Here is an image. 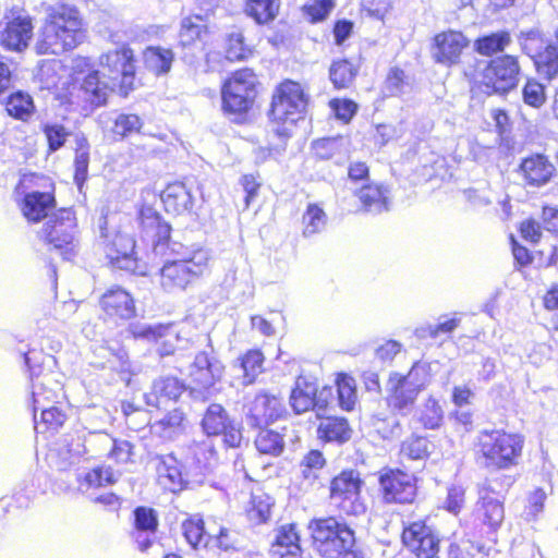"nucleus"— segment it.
<instances>
[{
	"label": "nucleus",
	"instance_id": "1",
	"mask_svg": "<svg viewBox=\"0 0 558 558\" xmlns=\"http://www.w3.org/2000/svg\"><path fill=\"white\" fill-rule=\"evenodd\" d=\"M310 96L299 82L284 80L272 93L268 117L271 133L279 140L278 144L269 145L267 156L281 155L286 150L287 141L292 136V128L305 118Z\"/></svg>",
	"mask_w": 558,
	"mask_h": 558
},
{
	"label": "nucleus",
	"instance_id": "2",
	"mask_svg": "<svg viewBox=\"0 0 558 558\" xmlns=\"http://www.w3.org/2000/svg\"><path fill=\"white\" fill-rule=\"evenodd\" d=\"M306 531L313 549L323 558H364L355 530L340 515L314 517Z\"/></svg>",
	"mask_w": 558,
	"mask_h": 558
},
{
	"label": "nucleus",
	"instance_id": "3",
	"mask_svg": "<svg viewBox=\"0 0 558 558\" xmlns=\"http://www.w3.org/2000/svg\"><path fill=\"white\" fill-rule=\"evenodd\" d=\"M84 38L80 11L75 7L59 4L47 13L35 50L40 56L61 54L77 47Z\"/></svg>",
	"mask_w": 558,
	"mask_h": 558
},
{
	"label": "nucleus",
	"instance_id": "4",
	"mask_svg": "<svg viewBox=\"0 0 558 558\" xmlns=\"http://www.w3.org/2000/svg\"><path fill=\"white\" fill-rule=\"evenodd\" d=\"M170 251L178 255V258L165 262L159 269L160 286L166 292L182 291L205 272L209 254L196 244L186 246L174 243Z\"/></svg>",
	"mask_w": 558,
	"mask_h": 558
},
{
	"label": "nucleus",
	"instance_id": "5",
	"mask_svg": "<svg viewBox=\"0 0 558 558\" xmlns=\"http://www.w3.org/2000/svg\"><path fill=\"white\" fill-rule=\"evenodd\" d=\"M523 444V436L504 429H483L477 437L478 453L487 469L505 470L515 465Z\"/></svg>",
	"mask_w": 558,
	"mask_h": 558
},
{
	"label": "nucleus",
	"instance_id": "6",
	"mask_svg": "<svg viewBox=\"0 0 558 558\" xmlns=\"http://www.w3.org/2000/svg\"><path fill=\"white\" fill-rule=\"evenodd\" d=\"M481 89L492 96H507L517 89L521 66L518 57L504 53L477 64Z\"/></svg>",
	"mask_w": 558,
	"mask_h": 558
},
{
	"label": "nucleus",
	"instance_id": "7",
	"mask_svg": "<svg viewBox=\"0 0 558 558\" xmlns=\"http://www.w3.org/2000/svg\"><path fill=\"white\" fill-rule=\"evenodd\" d=\"M96 229L98 239L104 245L106 257L113 268L129 271L131 274L143 275L138 269V259L136 257V242L134 238L120 230H111L108 225V215L105 209L101 210L97 219Z\"/></svg>",
	"mask_w": 558,
	"mask_h": 558
},
{
	"label": "nucleus",
	"instance_id": "8",
	"mask_svg": "<svg viewBox=\"0 0 558 558\" xmlns=\"http://www.w3.org/2000/svg\"><path fill=\"white\" fill-rule=\"evenodd\" d=\"M258 80L252 69L233 72L221 86V108L226 116H244L257 96Z\"/></svg>",
	"mask_w": 558,
	"mask_h": 558
},
{
	"label": "nucleus",
	"instance_id": "9",
	"mask_svg": "<svg viewBox=\"0 0 558 558\" xmlns=\"http://www.w3.org/2000/svg\"><path fill=\"white\" fill-rule=\"evenodd\" d=\"M333 399V389L331 386H323L318 389L317 380L310 375H299L291 389L289 402L296 414L306 411H314L318 417L328 409Z\"/></svg>",
	"mask_w": 558,
	"mask_h": 558
},
{
	"label": "nucleus",
	"instance_id": "10",
	"mask_svg": "<svg viewBox=\"0 0 558 558\" xmlns=\"http://www.w3.org/2000/svg\"><path fill=\"white\" fill-rule=\"evenodd\" d=\"M364 481L355 469L342 470L330 482V499L347 515L357 517L366 511L361 492Z\"/></svg>",
	"mask_w": 558,
	"mask_h": 558
},
{
	"label": "nucleus",
	"instance_id": "11",
	"mask_svg": "<svg viewBox=\"0 0 558 558\" xmlns=\"http://www.w3.org/2000/svg\"><path fill=\"white\" fill-rule=\"evenodd\" d=\"M242 412L250 428L268 427L286 413V407L278 395L260 389L245 396Z\"/></svg>",
	"mask_w": 558,
	"mask_h": 558
},
{
	"label": "nucleus",
	"instance_id": "12",
	"mask_svg": "<svg viewBox=\"0 0 558 558\" xmlns=\"http://www.w3.org/2000/svg\"><path fill=\"white\" fill-rule=\"evenodd\" d=\"M201 427L208 437L221 436L226 448H240L244 441L242 422L232 417L219 403H210L206 408Z\"/></svg>",
	"mask_w": 558,
	"mask_h": 558
},
{
	"label": "nucleus",
	"instance_id": "13",
	"mask_svg": "<svg viewBox=\"0 0 558 558\" xmlns=\"http://www.w3.org/2000/svg\"><path fill=\"white\" fill-rule=\"evenodd\" d=\"M99 71L104 77L112 82V87L119 85L125 92L134 88L136 74L135 57L128 45L102 53L99 60Z\"/></svg>",
	"mask_w": 558,
	"mask_h": 558
},
{
	"label": "nucleus",
	"instance_id": "14",
	"mask_svg": "<svg viewBox=\"0 0 558 558\" xmlns=\"http://www.w3.org/2000/svg\"><path fill=\"white\" fill-rule=\"evenodd\" d=\"M225 366L217 356L210 352H198L189 367V377L199 388H190L192 399L205 401L210 389L222 378Z\"/></svg>",
	"mask_w": 558,
	"mask_h": 558
},
{
	"label": "nucleus",
	"instance_id": "15",
	"mask_svg": "<svg viewBox=\"0 0 558 558\" xmlns=\"http://www.w3.org/2000/svg\"><path fill=\"white\" fill-rule=\"evenodd\" d=\"M216 449L209 442H195L178 454L179 472L186 480L190 488L204 483L211 470V461L216 458Z\"/></svg>",
	"mask_w": 558,
	"mask_h": 558
},
{
	"label": "nucleus",
	"instance_id": "16",
	"mask_svg": "<svg viewBox=\"0 0 558 558\" xmlns=\"http://www.w3.org/2000/svg\"><path fill=\"white\" fill-rule=\"evenodd\" d=\"M76 229L75 214L71 208H60L51 215L43 227L45 241L60 251L63 259H71Z\"/></svg>",
	"mask_w": 558,
	"mask_h": 558
},
{
	"label": "nucleus",
	"instance_id": "17",
	"mask_svg": "<svg viewBox=\"0 0 558 558\" xmlns=\"http://www.w3.org/2000/svg\"><path fill=\"white\" fill-rule=\"evenodd\" d=\"M401 538L403 545L416 558H438L439 532L426 520H417L404 525Z\"/></svg>",
	"mask_w": 558,
	"mask_h": 558
},
{
	"label": "nucleus",
	"instance_id": "18",
	"mask_svg": "<svg viewBox=\"0 0 558 558\" xmlns=\"http://www.w3.org/2000/svg\"><path fill=\"white\" fill-rule=\"evenodd\" d=\"M33 19L27 13H19L12 17L4 16L0 21V47L10 52L22 53L33 37Z\"/></svg>",
	"mask_w": 558,
	"mask_h": 558
},
{
	"label": "nucleus",
	"instance_id": "19",
	"mask_svg": "<svg viewBox=\"0 0 558 558\" xmlns=\"http://www.w3.org/2000/svg\"><path fill=\"white\" fill-rule=\"evenodd\" d=\"M197 195H202L201 186L195 179H185L167 184L160 194L165 210L174 216L193 214Z\"/></svg>",
	"mask_w": 558,
	"mask_h": 558
},
{
	"label": "nucleus",
	"instance_id": "20",
	"mask_svg": "<svg viewBox=\"0 0 558 558\" xmlns=\"http://www.w3.org/2000/svg\"><path fill=\"white\" fill-rule=\"evenodd\" d=\"M387 504H412L417 495L416 478L401 470H390L379 477Z\"/></svg>",
	"mask_w": 558,
	"mask_h": 558
},
{
	"label": "nucleus",
	"instance_id": "21",
	"mask_svg": "<svg viewBox=\"0 0 558 558\" xmlns=\"http://www.w3.org/2000/svg\"><path fill=\"white\" fill-rule=\"evenodd\" d=\"M138 221L142 232L151 240L156 252H161L163 247L171 250V245L177 243L171 241V225L153 206L143 205L140 208Z\"/></svg>",
	"mask_w": 558,
	"mask_h": 558
},
{
	"label": "nucleus",
	"instance_id": "22",
	"mask_svg": "<svg viewBox=\"0 0 558 558\" xmlns=\"http://www.w3.org/2000/svg\"><path fill=\"white\" fill-rule=\"evenodd\" d=\"M99 306L116 323L126 322L137 316L135 299L121 286H112L107 289L99 299Z\"/></svg>",
	"mask_w": 558,
	"mask_h": 558
},
{
	"label": "nucleus",
	"instance_id": "23",
	"mask_svg": "<svg viewBox=\"0 0 558 558\" xmlns=\"http://www.w3.org/2000/svg\"><path fill=\"white\" fill-rule=\"evenodd\" d=\"M557 169L549 158L542 153H534L521 159L518 173L525 185L542 187L548 184L556 175Z\"/></svg>",
	"mask_w": 558,
	"mask_h": 558
},
{
	"label": "nucleus",
	"instance_id": "24",
	"mask_svg": "<svg viewBox=\"0 0 558 558\" xmlns=\"http://www.w3.org/2000/svg\"><path fill=\"white\" fill-rule=\"evenodd\" d=\"M470 41L462 32L448 31L437 34L434 37L433 58L436 63L444 65L457 64L461 53L469 46Z\"/></svg>",
	"mask_w": 558,
	"mask_h": 558
},
{
	"label": "nucleus",
	"instance_id": "25",
	"mask_svg": "<svg viewBox=\"0 0 558 558\" xmlns=\"http://www.w3.org/2000/svg\"><path fill=\"white\" fill-rule=\"evenodd\" d=\"M45 390H37V384H34L32 390V411L35 429L37 433H44L48 429L58 430L65 422L66 414L56 405H46Z\"/></svg>",
	"mask_w": 558,
	"mask_h": 558
},
{
	"label": "nucleus",
	"instance_id": "26",
	"mask_svg": "<svg viewBox=\"0 0 558 558\" xmlns=\"http://www.w3.org/2000/svg\"><path fill=\"white\" fill-rule=\"evenodd\" d=\"M187 387L174 376H161L153 381L151 390L144 395L145 403L157 409H167L170 402H178Z\"/></svg>",
	"mask_w": 558,
	"mask_h": 558
},
{
	"label": "nucleus",
	"instance_id": "27",
	"mask_svg": "<svg viewBox=\"0 0 558 558\" xmlns=\"http://www.w3.org/2000/svg\"><path fill=\"white\" fill-rule=\"evenodd\" d=\"M54 184L50 183V190L31 191L21 199V210L28 222L37 223L48 217L56 207Z\"/></svg>",
	"mask_w": 558,
	"mask_h": 558
},
{
	"label": "nucleus",
	"instance_id": "28",
	"mask_svg": "<svg viewBox=\"0 0 558 558\" xmlns=\"http://www.w3.org/2000/svg\"><path fill=\"white\" fill-rule=\"evenodd\" d=\"M418 392L404 384L399 378H395V374H390L387 384V405L398 415L408 416L412 413Z\"/></svg>",
	"mask_w": 558,
	"mask_h": 558
},
{
	"label": "nucleus",
	"instance_id": "29",
	"mask_svg": "<svg viewBox=\"0 0 558 558\" xmlns=\"http://www.w3.org/2000/svg\"><path fill=\"white\" fill-rule=\"evenodd\" d=\"M518 41L524 54L529 56L536 68L539 75L549 80V69L543 63V57L547 53L548 39L538 28L521 31Z\"/></svg>",
	"mask_w": 558,
	"mask_h": 558
},
{
	"label": "nucleus",
	"instance_id": "30",
	"mask_svg": "<svg viewBox=\"0 0 558 558\" xmlns=\"http://www.w3.org/2000/svg\"><path fill=\"white\" fill-rule=\"evenodd\" d=\"M354 195L363 213L376 216L390 209L389 189L384 184L364 183L354 191Z\"/></svg>",
	"mask_w": 558,
	"mask_h": 558
},
{
	"label": "nucleus",
	"instance_id": "31",
	"mask_svg": "<svg viewBox=\"0 0 558 558\" xmlns=\"http://www.w3.org/2000/svg\"><path fill=\"white\" fill-rule=\"evenodd\" d=\"M272 547L284 548L280 553L281 558H313L311 553L301 546V535L296 530V523L282 524L275 530Z\"/></svg>",
	"mask_w": 558,
	"mask_h": 558
},
{
	"label": "nucleus",
	"instance_id": "32",
	"mask_svg": "<svg viewBox=\"0 0 558 558\" xmlns=\"http://www.w3.org/2000/svg\"><path fill=\"white\" fill-rule=\"evenodd\" d=\"M143 126L144 120L138 114L113 111L109 114L105 129L118 142L140 134Z\"/></svg>",
	"mask_w": 558,
	"mask_h": 558
},
{
	"label": "nucleus",
	"instance_id": "33",
	"mask_svg": "<svg viewBox=\"0 0 558 558\" xmlns=\"http://www.w3.org/2000/svg\"><path fill=\"white\" fill-rule=\"evenodd\" d=\"M175 54L171 48L149 45L142 52V62L146 71L157 77L167 75L174 62Z\"/></svg>",
	"mask_w": 558,
	"mask_h": 558
},
{
	"label": "nucleus",
	"instance_id": "34",
	"mask_svg": "<svg viewBox=\"0 0 558 558\" xmlns=\"http://www.w3.org/2000/svg\"><path fill=\"white\" fill-rule=\"evenodd\" d=\"M24 364L32 381V390L34 384H37V390H44V381L40 377H45L52 372L56 366V357L51 354H45L43 351L31 349L23 354Z\"/></svg>",
	"mask_w": 558,
	"mask_h": 558
},
{
	"label": "nucleus",
	"instance_id": "35",
	"mask_svg": "<svg viewBox=\"0 0 558 558\" xmlns=\"http://www.w3.org/2000/svg\"><path fill=\"white\" fill-rule=\"evenodd\" d=\"M511 43L510 32L504 28L480 35L473 41V50L480 56L494 58L499 53L504 54Z\"/></svg>",
	"mask_w": 558,
	"mask_h": 558
},
{
	"label": "nucleus",
	"instance_id": "36",
	"mask_svg": "<svg viewBox=\"0 0 558 558\" xmlns=\"http://www.w3.org/2000/svg\"><path fill=\"white\" fill-rule=\"evenodd\" d=\"M99 70H93L85 75L81 84L82 98L84 101L88 102L92 108L106 105L108 90L112 88L109 86L108 82L101 80Z\"/></svg>",
	"mask_w": 558,
	"mask_h": 558
},
{
	"label": "nucleus",
	"instance_id": "37",
	"mask_svg": "<svg viewBox=\"0 0 558 558\" xmlns=\"http://www.w3.org/2000/svg\"><path fill=\"white\" fill-rule=\"evenodd\" d=\"M180 465L178 464V454L174 452L160 456L159 462L157 466V471L159 473V477L167 487L172 493H180L184 489H189L190 486L186 483V480L182 477V473L179 472Z\"/></svg>",
	"mask_w": 558,
	"mask_h": 558
},
{
	"label": "nucleus",
	"instance_id": "38",
	"mask_svg": "<svg viewBox=\"0 0 558 558\" xmlns=\"http://www.w3.org/2000/svg\"><path fill=\"white\" fill-rule=\"evenodd\" d=\"M317 435L324 442L343 445L352 437V428L345 417L328 416L317 426Z\"/></svg>",
	"mask_w": 558,
	"mask_h": 558
},
{
	"label": "nucleus",
	"instance_id": "39",
	"mask_svg": "<svg viewBox=\"0 0 558 558\" xmlns=\"http://www.w3.org/2000/svg\"><path fill=\"white\" fill-rule=\"evenodd\" d=\"M505 499L480 494L477 501L481 520L490 532L496 533L505 520Z\"/></svg>",
	"mask_w": 558,
	"mask_h": 558
},
{
	"label": "nucleus",
	"instance_id": "40",
	"mask_svg": "<svg viewBox=\"0 0 558 558\" xmlns=\"http://www.w3.org/2000/svg\"><path fill=\"white\" fill-rule=\"evenodd\" d=\"M4 109L14 120L27 122L36 112L33 97L24 90H15L9 94L4 100Z\"/></svg>",
	"mask_w": 558,
	"mask_h": 558
},
{
	"label": "nucleus",
	"instance_id": "41",
	"mask_svg": "<svg viewBox=\"0 0 558 558\" xmlns=\"http://www.w3.org/2000/svg\"><path fill=\"white\" fill-rule=\"evenodd\" d=\"M181 531L185 542L192 549H199L201 547H209V537L205 527V521L202 514H190L181 523Z\"/></svg>",
	"mask_w": 558,
	"mask_h": 558
},
{
	"label": "nucleus",
	"instance_id": "42",
	"mask_svg": "<svg viewBox=\"0 0 558 558\" xmlns=\"http://www.w3.org/2000/svg\"><path fill=\"white\" fill-rule=\"evenodd\" d=\"M75 156H74V183L77 189L82 191L85 182L88 179V167H89V149L90 145L83 132L75 133Z\"/></svg>",
	"mask_w": 558,
	"mask_h": 558
},
{
	"label": "nucleus",
	"instance_id": "43",
	"mask_svg": "<svg viewBox=\"0 0 558 558\" xmlns=\"http://www.w3.org/2000/svg\"><path fill=\"white\" fill-rule=\"evenodd\" d=\"M126 331L135 340L158 342L171 336L172 324L133 322L129 324Z\"/></svg>",
	"mask_w": 558,
	"mask_h": 558
},
{
	"label": "nucleus",
	"instance_id": "44",
	"mask_svg": "<svg viewBox=\"0 0 558 558\" xmlns=\"http://www.w3.org/2000/svg\"><path fill=\"white\" fill-rule=\"evenodd\" d=\"M434 445L427 436L413 432L401 444L400 453L403 458L425 461L432 453Z\"/></svg>",
	"mask_w": 558,
	"mask_h": 558
},
{
	"label": "nucleus",
	"instance_id": "45",
	"mask_svg": "<svg viewBox=\"0 0 558 558\" xmlns=\"http://www.w3.org/2000/svg\"><path fill=\"white\" fill-rule=\"evenodd\" d=\"M258 430L254 445L258 453L270 457H279L284 450L283 436L268 427H257Z\"/></svg>",
	"mask_w": 558,
	"mask_h": 558
},
{
	"label": "nucleus",
	"instance_id": "46",
	"mask_svg": "<svg viewBox=\"0 0 558 558\" xmlns=\"http://www.w3.org/2000/svg\"><path fill=\"white\" fill-rule=\"evenodd\" d=\"M359 73V65L349 59L333 60L329 68V78L336 89L349 88Z\"/></svg>",
	"mask_w": 558,
	"mask_h": 558
},
{
	"label": "nucleus",
	"instance_id": "47",
	"mask_svg": "<svg viewBox=\"0 0 558 558\" xmlns=\"http://www.w3.org/2000/svg\"><path fill=\"white\" fill-rule=\"evenodd\" d=\"M432 366L430 363L424 361H416L411 366L408 374L393 373L395 378H399L404 384L415 389L421 393L429 385L432 380Z\"/></svg>",
	"mask_w": 558,
	"mask_h": 558
},
{
	"label": "nucleus",
	"instance_id": "48",
	"mask_svg": "<svg viewBox=\"0 0 558 558\" xmlns=\"http://www.w3.org/2000/svg\"><path fill=\"white\" fill-rule=\"evenodd\" d=\"M279 7L280 0H247L245 12L257 24L265 25L276 19Z\"/></svg>",
	"mask_w": 558,
	"mask_h": 558
},
{
	"label": "nucleus",
	"instance_id": "49",
	"mask_svg": "<svg viewBox=\"0 0 558 558\" xmlns=\"http://www.w3.org/2000/svg\"><path fill=\"white\" fill-rule=\"evenodd\" d=\"M416 416L425 429L436 430L442 426L445 413L439 401L429 396L418 410Z\"/></svg>",
	"mask_w": 558,
	"mask_h": 558
},
{
	"label": "nucleus",
	"instance_id": "50",
	"mask_svg": "<svg viewBox=\"0 0 558 558\" xmlns=\"http://www.w3.org/2000/svg\"><path fill=\"white\" fill-rule=\"evenodd\" d=\"M206 34L207 26L203 24L201 15L195 14L182 19L179 39L183 48L191 47L196 40H203V36Z\"/></svg>",
	"mask_w": 558,
	"mask_h": 558
},
{
	"label": "nucleus",
	"instance_id": "51",
	"mask_svg": "<svg viewBox=\"0 0 558 558\" xmlns=\"http://www.w3.org/2000/svg\"><path fill=\"white\" fill-rule=\"evenodd\" d=\"M336 391L338 405L344 411L353 410L357 399L354 378L347 373L338 374L336 378Z\"/></svg>",
	"mask_w": 558,
	"mask_h": 558
},
{
	"label": "nucleus",
	"instance_id": "52",
	"mask_svg": "<svg viewBox=\"0 0 558 558\" xmlns=\"http://www.w3.org/2000/svg\"><path fill=\"white\" fill-rule=\"evenodd\" d=\"M302 221L304 225L303 236L311 238L324 230L327 223V215L320 206L311 203L303 214Z\"/></svg>",
	"mask_w": 558,
	"mask_h": 558
},
{
	"label": "nucleus",
	"instance_id": "53",
	"mask_svg": "<svg viewBox=\"0 0 558 558\" xmlns=\"http://www.w3.org/2000/svg\"><path fill=\"white\" fill-rule=\"evenodd\" d=\"M40 131L46 137L49 154H53L63 148L68 137L72 135L71 131L58 122L41 123Z\"/></svg>",
	"mask_w": 558,
	"mask_h": 558
},
{
	"label": "nucleus",
	"instance_id": "54",
	"mask_svg": "<svg viewBox=\"0 0 558 558\" xmlns=\"http://www.w3.org/2000/svg\"><path fill=\"white\" fill-rule=\"evenodd\" d=\"M265 357L259 349L248 350L245 354L239 357L240 367L243 372L244 384H253L263 371Z\"/></svg>",
	"mask_w": 558,
	"mask_h": 558
},
{
	"label": "nucleus",
	"instance_id": "55",
	"mask_svg": "<svg viewBox=\"0 0 558 558\" xmlns=\"http://www.w3.org/2000/svg\"><path fill=\"white\" fill-rule=\"evenodd\" d=\"M251 505L247 512L250 520L255 524H263L269 520L275 500L266 493L253 494Z\"/></svg>",
	"mask_w": 558,
	"mask_h": 558
},
{
	"label": "nucleus",
	"instance_id": "56",
	"mask_svg": "<svg viewBox=\"0 0 558 558\" xmlns=\"http://www.w3.org/2000/svg\"><path fill=\"white\" fill-rule=\"evenodd\" d=\"M133 529L145 530L156 534L159 526L158 512L147 506H137L132 511Z\"/></svg>",
	"mask_w": 558,
	"mask_h": 558
},
{
	"label": "nucleus",
	"instance_id": "57",
	"mask_svg": "<svg viewBox=\"0 0 558 558\" xmlns=\"http://www.w3.org/2000/svg\"><path fill=\"white\" fill-rule=\"evenodd\" d=\"M252 53L240 31H232L226 38V58L230 61L245 60Z\"/></svg>",
	"mask_w": 558,
	"mask_h": 558
},
{
	"label": "nucleus",
	"instance_id": "58",
	"mask_svg": "<svg viewBox=\"0 0 558 558\" xmlns=\"http://www.w3.org/2000/svg\"><path fill=\"white\" fill-rule=\"evenodd\" d=\"M514 482L515 478L512 475L507 474L486 478L481 486L480 494H487L488 496L506 499V494Z\"/></svg>",
	"mask_w": 558,
	"mask_h": 558
},
{
	"label": "nucleus",
	"instance_id": "59",
	"mask_svg": "<svg viewBox=\"0 0 558 558\" xmlns=\"http://www.w3.org/2000/svg\"><path fill=\"white\" fill-rule=\"evenodd\" d=\"M385 89L390 96H401L411 90L409 76L399 66H392L385 81Z\"/></svg>",
	"mask_w": 558,
	"mask_h": 558
},
{
	"label": "nucleus",
	"instance_id": "60",
	"mask_svg": "<svg viewBox=\"0 0 558 558\" xmlns=\"http://www.w3.org/2000/svg\"><path fill=\"white\" fill-rule=\"evenodd\" d=\"M342 137H323L312 142V150L319 160H330L341 153Z\"/></svg>",
	"mask_w": 558,
	"mask_h": 558
},
{
	"label": "nucleus",
	"instance_id": "61",
	"mask_svg": "<svg viewBox=\"0 0 558 558\" xmlns=\"http://www.w3.org/2000/svg\"><path fill=\"white\" fill-rule=\"evenodd\" d=\"M521 93L523 102L532 108H541L546 101V87L535 78H527Z\"/></svg>",
	"mask_w": 558,
	"mask_h": 558
},
{
	"label": "nucleus",
	"instance_id": "62",
	"mask_svg": "<svg viewBox=\"0 0 558 558\" xmlns=\"http://www.w3.org/2000/svg\"><path fill=\"white\" fill-rule=\"evenodd\" d=\"M209 546L217 547L221 551L230 553L240 549L239 534L221 526L217 535L209 537Z\"/></svg>",
	"mask_w": 558,
	"mask_h": 558
},
{
	"label": "nucleus",
	"instance_id": "63",
	"mask_svg": "<svg viewBox=\"0 0 558 558\" xmlns=\"http://www.w3.org/2000/svg\"><path fill=\"white\" fill-rule=\"evenodd\" d=\"M335 7V0H313L312 4L303 7V13L307 20L313 23L325 21Z\"/></svg>",
	"mask_w": 558,
	"mask_h": 558
},
{
	"label": "nucleus",
	"instance_id": "64",
	"mask_svg": "<svg viewBox=\"0 0 558 558\" xmlns=\"http://www.w3.org/2000/svg\"><path fill=\"white\" fill-rule=\"evenodd\" d=\"M329 107L337 120L349 123L357 113V104L349 98H333L329 101Z\"/></svg>",
	"mask_w": 558,
	"mask_h": 558
}]
</instances>
